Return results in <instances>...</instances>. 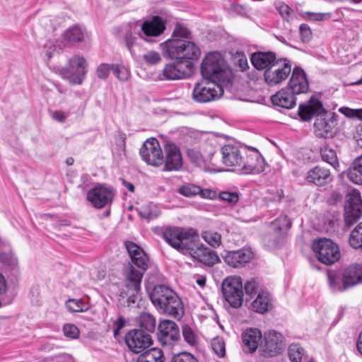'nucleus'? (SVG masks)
<instances>
[{"label":"nucleus","mask_w":362,"mask_h":362,"mask_svg":"<svg viewBox=\"0 0 362 362\" xmlns=\"http://www.w3.org/2000/svg\"><path fill=\"white\" fill-rule=\"evenodd\" d=\"M125 247L134 264L129 265L124 272L127 294L134 296L140 291L141 279L149 261L143 249L135 243L127 242Z\"/></svg>","instance_id":"nucleus-1"},{"label":"nucleus","mask_w":362,"mask_h":362,"mask_svg":"<svg viewBox=\"0 0 362 362\" xmlns=\"http://www.w3.org/2000/svg\"><path fill=\"white\" fill-rule=\"evenodd\" d=\"M298 115L303 121L310 120L315 115L319 116L315 123L314 129L316 136L329 138L334 135V119L333 116L327 115L322 103L317 98L311 97L308 103L300 104Z\"/></svg>","instance_id":"nucleus-2"},{"label":"nucleus","mask_w":362,"mask_h":362,"mask_svg":"<svg viewBox=\"0 0 362 362\" xmlns=\"http://www.w3.org/2000/svg\"><path fill=\"white\" fill-rule=\"evenodd\" d=\"M149 298L155 308L160 313L175 318H181L184 307L179 296L169 287L158 284L149 292Z\"/></svg>","instance_id":"nucleus-3"},{"label":"nucleus","mask_w":362,"mask_h":362,"mask_svg":"<svg viewBox=\"0 0 362 362\" xmlns=\"http://www.w3.org/2000/svg\"><path fill=\"white\" fill-rule=\"evenodd\" d=\"M201 73L204 79L227 86L230 82L231 71L219 53L208 54L201 65Z\"/></svg>","instance_id":"nucleus-4"},{"label":"nucleus","mask_w":362,"mask_h":362,"mask_svg":"<svg viewBox=\"0 0 362 362\" xmlns=\"http://www.w3.org/2000/svg\"><path fill=\"white\" fill-rule=\"evenodd\" d=\"M160 47L165 55L174 60L192 62L201 54L199 46L189 40L168 39L160 43Z\"/></svg>","instance_id":"nucleus-5"},{"label":"nucleus","mask_w":362,"mask_h":362,"mask_svg":"<svg viewBox=\"0 0 362 362\" xmlns=\"http://www.w3.org/2000/svg\"><path fill=\"white\" fill-rule=\"evenodd\" d=\"M164 240L174 249L183 255L189 250L193 240H199V234L192 228L168 226L163 233Z\"/></svg>","instance_id":"nucleus-6"},{"label":"nucleus","mask_w":362,"mask_h":362,"mask_svg":"<svg viewBox=\"0 0 362 362\" xmlns=\"http://www.w3.org/2000/svg\"><path fill=\"white\" fill-rule=\"evenodd\" d=\"M87 66L86 59L83 56L75 54L69 59L67 66L61 70V75L70 83L81 84L85 79Z\"/></svg>","instance_id":"nucleus-7"},{"label":"nucleus","mask_w":362,"mask_h":362,"mask_svg":"<svg viewBox=\"0 0 362 362\" xmlns=\"http://www.w3.org/2000/svg\"><path fill=\"white\" fill-rule=\"evenodd\" d=\"M312 247L317 259L326 265H331L340 258L338 245L329 239L317 240L313 242Z\"/></svg>","instance_id":"nucleus-8"},{"label":"nucleus","mask_w":362,"mask_h":362,"mask_svg":"<svg viewBox=\"0 0 362 362\" xmlns=\"http://www.w3.org/2000/svg\"><path fill=\"white\" fill-rule=\"evenodd\" d=\"M222 293L226 300L235 308H240L243 302V287L240 276H229L222 283Z\"/></svg>","instance_id":"nucleus-9"},{"label":"nucleus","mask_w":362,"mask_h":362,"mask_svg":"<svg viewBox=\"0 0 362 362\" xmlns=\"http://www.w3.org/2000/svg\"><path fill=\"white\" fill-rule=\"evenodd\" d=\"M223 93V85L205 79L195 85L192 97L195 102L204 103L218 98Z\"/></svg>","instance_id":"nucleus-10"},{"label":"nucleus","mask_w":362,"mask_h":362,"mask_svg":"<svg viewBox=\"0 0 362 362\" xmlns=\"http://www.w3.org/2000/svg\"><path fill=\"white\" fill-rule=\"evenodd\" d=\"M193 71L192 62L175 60L165 66L159 78L160 80H180L189 77Z\"/></svg>","instance_id":"nucleus-11"},{"label":"nucleus","mask_w":362,"mask_h":362,"mask_svg":"<svg viewBox=\"0 0 362 362\" xmlns=\"http://www.w3.org/2000/svg\"><path fill=\"white\" fill-rule=\"evenodd\" d=\"M291 73V64L287 59H278L264 74L266 83L269 86H275L284 81Z\"/></svg>","instance_id":"nucleus-12"},{"label":"nucleus","mask_w":362,"mask_h":362,"mask_svg":"<svg viewBox=\"0 0 362 362\" xmlns=\"http://www.w3.org/2000/svg\"><path fill=\"white\" fill-rule=\"evenodd\" d=\"M362 216V199L359 191L351 190L346 197L344 205V221L351 226Z\"/></svg>","instance_id":"nucleus-13"},{"label":"nucleus","mask_w":362,"mask_h":362,"mask_svg":"<svg viewBox=\"0 0 362 362\" xmlns=\"http://www.w3.org/2000/svg\"><path fill=\"white\" fill-rule=\"evenodd\" d=\"M199 240H193L189 250L186 251L185 255H189L194 259L206 265L212 267L221 262L217 252L209 249L203 243H199Z\"/></svg>","instance_id":"nucleus-14"},{"label":"nucleus","mask_w":362,"mask_h":362,"mask_svg":"<svg viewBox=\"0 0 362 362\" xmlns=\"http://www.w3.org/2000/svg\"><path fill=\"white\" fill-rule=\"evenodd\" d=\"M142 159L148 164L158 166L163 162V152L159 142L155 138L147 139L140 149Z\"/></svg>","instance_id":"nucleus-15"},{"label":"nucleus","mask_w":362,"mask_h":362,"mask_svg":"<svg viewBox=\"0 0 362 362\" xmlns=\"http://www.w3.org/2000/svg\"><path fill=\"white\" fill-rule=\"evenodd\" d=\"M239 172L243 174H258L265 169L264 158L257 151L247 150L245 153Z\"/></svg>","instance_id":"nucleus-16"},{"label":"nucleus","mask_w":362,"mask_h":362,"mask_svg":"<svg viewBox=\"0 0 362 362\" xmlns=\"http://www.w3.org/2000/svg\"><path fill=\"white\" fill-rule=\"evenodd\" d=\"M125 342L132 352L140 353L152 344L151 336L142 330H130L125 336Z\"/></svg>","instance_id":"nucleus-17"},{"label":"nucleus","mask_w":362,"mask_h":362,"mask_svg":"<svg viewBox=\"0 0 362 362\" xmlns=\"http://www.w3.org/2000/svg\"><path fill=\"white\" fill-rule=\"evenodd\" d=\"M221 153L222 163L228 167H235L239 171L241 163L243 162L244 154L247 153V149L234 145H225L221 148Z\"/></svg>","instance_id":"nucleus-18"},{"label":"nucleus","mask_w":362,"mask_h":362,"mask_svg":"<svg viewBox=\"0 0 362 362\" xmlns=\"http://www.w3.org/2000/svg\"><path fill=\"white\" fill-rule=\"evenodd\" d=\"M158 340L163 345H173L180 339L179 327L170 320H164L158 325Z\"/></svg>","instance_id":"nucleus-19"},{"label":"nucleus","mask_w":362,"mask_h":362,"mask_svg":"<svg viewBox=\"0 0 362 362\" xmlns=\"http://www.w3.org/2000/svg\"><path fill=\"white\" fill-rule=\"evenodd\" d=\"M284 337L276 331H269L264 334V345L262 351L264 356H274L280 354L284 349Z\"/></svg>","instance_id":"nucleus-20"},{"label":"nucleus","mask_w":362,"mask_h":362,"mask_svg":"<svg viewBox=\"0 0 362 362\" xmlns=\"http://www.w3.org/2000/svg\"><path fill=\"white\" fill-rule=\"evenodd\" d=\"M287 88L295 95L306 93L308 91V80L305 72L300 67L296 66L293 69Z\"/></svg>","instance_id":"nucleus-21"},{"label":"nucleus","mask_w":362,"mask_h":362,"mask_svg":"<svg viewBox=\"0 0 362 362\" xmlns=\"http://www.w3.org/2000/svg\"><path fill=\"white\" fill-rule=\"evenodd\" d=\"M165 28V21L158 16H154L142 23L140 36L145 40L148 37H158L163 33Z\"/></svg>","instance_id":"nucleus-22"},{"label":"nucleus","mask_w":362,"mask_h":362,"mask_svg":"<svg viewBox=\"0 0 362 362\" xmlns=\"http://www.w3.org/2000/svg\"><path fill=\"white\" fill-rule=\"evenodd\" d=\"M113 193L110 189L98 185L89 190L87 194L88 200L96 208L100 209L111 202Z\"/></svg>","instance_id":"nucleus-23"},{"label":"nucleus","mask_w":362,"mask_h":362,"mask_svg":"<svg viewBox=\"0 0 362 362\" xmlns=\"http://www.w3.org/2000/svg\"><path fill=\"white\" fill-rule=\"evenodd\" d=\"M306 180L317 187L325 186L333 180L330 170L322 166H315L306 174Z\"/></svg>","instance_id":"nucleus-24"},{"label":"nucleus","mask_w":362,"mask_h":362,"mask_svg":"<svg viewBox=\"0 0 362 362\" xmlns=\"http://www.w3.org/2000/svg\"><path fill=\"white\" fill-rule=\"evenodd\" d=\"M165 169L166 170H178L182 165V158L180 148L173 143H168L165 147Z\"/></svg>","instance_id":"nucleus-25"},{"label":"nucleus","mask_w":362,"mask_h":362,"mask_svg":"<svg viewBox=\"0 0 362 362\" xmlns=\"http://www.w3.org/2000/svg\"><path fill=\"white\" fill-rule=\"evenodd\" d=\"M214 151V148L211 145H206L202 150L195 148H188L187 153L193 163L202 167L211 163Z\"/></svg>","instance_id":"nucleus-26"},{"label":"nucleus","mask_w":362,"mask_h":362,"mask_svg":"<svg viewBox=\"0 0 362 362\" xmlns=\"http://www.w3.org/2000/svg\"><path fill=\"white\" fill-rule=\"evenodd\" d=\"M252 252L247 248L230 251L224 257V261L233 267H240L249 262L252 258Z\"/></svg>","instance_id":"nucleus-27"},{"label":"nucleus","mask_w":362,"mask_h":362,"mask_svg":"<svg viewBox=\"0 0 362 362\" xmlns=\"http://www.w3.org/2000/svg\"><path fill=\"white\" fill-rule=\"evenodd\" d=\"M262 339V332L257 328L246 329L242 334V340L244 347L246 348L247 351L250 354L256 351Z\"/></svg>","instance_id":"nucleus-28"},{"label":"nucleus","mask_w":362,"mask_h":362,"mask_svg":"<svg viewBox=\"0 0 362 362\" xmlns=\"http://www.w3.org/2000/svg\"><path fill=\"white\" fill-rule=\"evenodd\" d=\"M291 222L288 219V216L286 215H281L271 223L272 230H273L276 233L275 235V239L270 242V237L266 236L264 238V241L267 242L268 245L271 247H278L281 240L279 237L280 231L283 229H288L291 228Z\"/></svg>","instance_id":"nucleus-29"},{"label":"nucleus","mask_w":362,"mask_h":362,"mask_svg":"<svg viewBox=\"0 0 362 362\" xmlns=\"http://www.w3.org/2000/svg\"><path fill=\"white\" fill-rule=\"evenodd\" d=\"M289 91L290 90L286 88L276 92V93L273 95L271 98L272 103L274 105L286 109L293 108L296 103V95L291 91Z\"/></svg>","instance_id":"nucleus-30"},{"label":"nucleus","mask_w":362,"mask_h":362,"mask_svg":"<svg viewBox=\"0 0 362 362\" xmlns=\"http://www.w3.org/2000/svg\"><path fill=\"white\" fill-rule=\"evenodd\" d=\"M276 54L274 52H256L252 54L251 62L259 70L269 69L276 62Z\"/></svg>","instance_id":"nucleus-31"},{"label":"nucleus","mask_w":362,"mask_h":362,"mask_svg":"<svg viewBox=\"0 0 362 362\" xmlns=\"http://www.w3.org/2000/svg\"><path fill=\"white\" fill-rule=\"evenodd\" d=\"M342 276L348 288L362 283V267L358 264L350 265L344 269Z\"/></svg>","instance_id":"nucleus-32"},{"label":"nucleus","mask_w":362,"mask_h":362,"mask_svg":"<svg viewBox=\"0 0 362 362\" xmlns=\"http://www.w3.org/2000/svg\"><path fill=\"white\" fill-rule=\"evenodd\" d=\"M272 305V298L269 293L262 291L251 304L252 309L258 313H264Z\"/></svg>","instance_id":"nucleus-33"},{"label":"nucleus","mask_w":362,"mask_h":362,"mask_svg":"<svg viewBox=\"0 0 362 362\" xmlns=\"http://www.w3.org/2000/svg\"><path fill=\"white\" fill-rule=\"evenodd\" d=\"M327 275L329 287L332 293L342 292L348 288L344 283V278L340 272L329 271Z\"/></svg>","instance_id":"nucleus-34"},{"label":"nucleus","mask_w":362,"mask_h":362,"mask_svg":"<svg viewBox=\"0 0 362 362\" xmlns=\"http://www.w3.org/2000/svg\"><path fill=\"white\" fill-rule=\"evenodd\" d=\"M347 177L352 182L362 185V156L354 160L348 170Z\"/></svg>","instance_id":"nucleus-35"},{"label":"nucleus","mask_w":362,"mask_h":362,"mask_svg":"<svg viewBox=\"0 0 362 362\" xmlns=\"http://www.w3.org/2000/svg\"><path fill=\"white\" fill-rule=\"evenodd\" d=\"M201 236L208 245L214 248H217L221 245V234L212 228L202 230Z\"/></svg>","instance_id":"nucleus-36"},{"label":"nucleus","mask_w":362,"mask_h":362,"mask_svg":"<svg viewBox=\"0 0 362 362\" xmlns=\"http://www.w3.org/2000/svg\"><path fill=\"white\" fill-rule=\"evenodd\" d=\"M288 356L291 362H308L304 349L298 344H292L288 347Z\"/></svg>","instance_id":"nucleus-37"},{"label":"nucleus","mask_w":362,"mask_h":362,"mask_svg":"<svg viewBox=\"0 0 362 362\" xmlns=\"http://www.w3.org/2000/svg\"><path fill=\"white\" fill-rule=\"evenodd\" d=\"M137 362H163V351L157 348L151 349L141 354Z\"/></svg>","instance_id":"nucleus-38"},{"label":"nucleus","mask_w":362,"mask_h":362,"mask_svg":"<svg viewBox=\"0 0 362 362\" xmlns=\"http://www.w3.org/2000/svg\"><path fill=\"white\" fill-rule=\"evenodd\" d=\"M138 213L142 218L149 221L158 217L160 211L155 204H146L138 209Z\"/></svg>","instance_id":"nucleus-39"},{"label":"nucleus","mask_w":362,"mask_h":362,"mask_svg":"<svg viewBox=\"0 0 362 362\" xmlns=\"http://www.w3.org/2000/svg\"><path fill=\"white\" fill-rule=\"evenodd\" d=\"M351 247L362 251V222L358 223L351 232L349 238Z\"/></svg>","instance_id":"nucleus-40"},{"label":"nucleus","mask_w":362,"mask_h":362,"mask_svg":"<svg viewBox=\"0 0 362 362\" xmlns=\"http://www.w3.org/2000/svg\"><path fill=\"white\" fill-rule=\"evenodd\" d=\"M192 33L187 27L183 23H177L170 39L192 40Z\"/></svg>","instance_id":"nucleus-41"},{"label":"nucleus","mask_w":362,"mask_h":362,"mask_svg":"<svg viewBox=\"0 0 362 362\" xmlns=\"http://www.w3.org/2000/svg\"><path fill=\"white\" fill-rule=\"evenodd\" d=\"M320 155L322 160L327 162L334 168L338 165V160L336 151L327 145L323 146L320 149Z\"/></svg>","instance_id":"nucleus-42"},{"label":"nucleus","mask_w":362,"mask_h":362,"mask_svg":"<svg viewBox=\"0 0 362 362\" xmlns=\"http://www.w3.org/2000/svg\"><path fill=\"white\" fill-rule=\"evenodd\" d=\"M84 36V32L78 26H74L68 29L64 33L65 40L72 43L82 42Z\"/></svg>","instance_id":"nucleus-43"},{"label":"nucleus","mask_w":362,"mask_h":362,"mask_svg":"<svg viewBox=\"0 0 362 362\" xmlns=\"http://www.w3.org/2000/svg\"><path fill=\"white\" fill-rule=\"evenodd\" d=\"M140 327L148 332H152L156 328V319L149 313H143L139 319Z\"/></svg>","instance_id":"nucleus-44"},{"label":"nucleus","mask_w":362,"mask_h":362,"mask_svg":"<svg viewBox=\"0 0 362 362\" xmlns=\"http://www.w3.org/2000/svg\"><path fill=\"white\" fill-rule=\"evenodd\" d=\"M276 8L281 17L286 21H289L295 17L294 11L284 2L279 1L276 3Z\"/></svg>","instance_id":"nucleus-45"},{"label":"nucleus","mask_w":362,"mask_h":362,"mask_svg":"<svg viewBox=\"0 0 362 362\" xmlns=\"http://www.w3.org/2000/svg\"><path fill=\"white\" fill-rule=\"evenodd\" d=\"M141 57L147 65H156L162 60L160 54L155 50L147 51Z\"/></svg>","instance_id":"nucleus-46"},{"label":"nucleus","mask_w":362,"mask_h":362,"mask_svg":"<svg viewBox=\"0 0 362 362\" xmlns=\"http://www.w3.org/2000/svg\"><path fill=\"white\" fill-rule=\"evenodd\" d=\"M136 37L134 36L133 33L131 30V28H128L125 33H124L123 36V41L127 47V48L129 49L130 53L132 56H135V52L134 50V47L136 45Z\"/></svg>","instance_id":"nucleus-47"},{"label":"nucleus","mask_w":362,"mask_h":362,"mask_svg":"<svg viewBox=\"0 0 362 362\" xmlns=\"http://www.w3.org/2000/svg\"><path fill=\"white\" fill-rule=\"evenodd\" d=\"M112 73L120 81H127L130 76L129 71L121 64H113Z\"/></svg>","instance_id":"nucleus-48"},{"label":"nucleus","mask_w":362,"mask_h":362,"mask_svg":"<svg viewBox=\"0 0 362 362\" xmlns=\"http://www.w3.org/2000/svg\"><path fill=\"white\" fill-rule=\"evenodd\" d=\"M211 348L214 352L220 358H222L225 356L226 349H225V343L222 338L216 337L214 338L211 341Z\"/></svg>","instance_id":"nucleus-49"},{"label":"nucleus","mask_w":362,"mask_h":362,"mask_svg":"<svg viewBox=\"0 0 362 362\" xmlns=\"http://www.w3.org/2000/svg\"><path fill=\"white\" fill-rule=\"evenodd\" d=\"M178 192L180 194L185 197H192L199 194L200 192V187L194 185L187 184L180 187Z\"/></svg>","instance_id":"nucleus-50"},{"label":"nucleus","mask_w":362,"mask_h":362,"mask_svg":"<svg viewBox=\"0 0 362 362\" xmlns=\"http://www.w3.org/2000/svg\"><path fill=\"white\" fill-rule=\"evenodd\" d=\"M218 197L222 201L234 204L239 200V194L236 192L223 191L218 194Z\"/></svg>","instance_id":"nucleus-51"},{"label":"nucleus","mask_w":362,"mask_h":362,"mask_svg":"<svg viewBox=\"0 0 362 362\" xmlns=\"http://www.w3.org/2000/svg\"><path fill=\"white\" fill-rule=\"evenodd\" d=\"M182 336L185 341L189 345H194L197 341V337L195 333L192 329L187 325L182 327Z\"/></svg>","instance_id":"nucleus-52"},{"label":"nucleus","mask_w":362,"mask_h":362,"mask_svg":"<svg viewBox=\"0 0 362 362\" xmlns=\"http://www.w3.org/2000/svg\"><path fill=\"white\" fill-rule=\"evenodd\" d=\"M170 362H199L197 358L188 352H181L174 355Z\"/></svg>","instance_id":"nucleus-53"},{"label":"nucleus","mask_w":362,"mask_h":362,"mask_svg":"<svg viewBox=\"0 0 362 362\" xmlns=\"http://www.w3.org/2000/svg\"><path fill=\"white\" fill-rule=\"evenodd\" d=\"M245 293L248 296H253L255 294H258L259 292H261L262 291H259V282L254 279H250V281H247L245 284Z\"/></svg>","instance_id":"nucleus-54"},{"label":"nucleus","mask_w":362,"mask_h":362,"mask_svg":"<svg viewBox=\"0 0 362 362\" xmlns=\"http://www.w3.org/2000/svg\"><path fill=\"white\" fill-rule=\"evenodd\" d=\"M113 64L103 63L96 69V75L100 79H106L110 71H112Z\"/></svg>","instance_id":"nucleus-55"},{"label":"nucleus","mask_w":362,"mask_h":362,"mask_svg":"<svg viewBox=\"0 0 362 362\" xmlns=\"http://www.w3.org/2000/svg\"><path fill=\"white\" fill-rule=\"evenodd\" d=\"M339 111L347 117L357 118L362 120V109H351L346 107H342Z\"/></svg>","instance_id":"nucleus-56"},{"label":"nucleus","mask_w":362,"mask_h":362,"mask_svg":"<svg viewBox=\"0 0 362 362\" xmlns=\"http://www.w3.org/2000/svg\"><path fill=\"white\" fill-rule=\"evenodd\" d=\"M63 332L66 337L76 339L79 336L78 328L73 324H66L63 327Z\"/></svg>","instance_id":"nucleus-57"},{"label":"nucleus","mask_w":362,"mask_h":362,"mask_svg":"<svg viewBox=\"0 0 362 362\" xmlns=\"http://www.w3.org/2000/svg\"><path fill=\"white\" fill-rule=\"evenodd\" d=\"M67 309L71 312H83L86 310L81 300L69 299L66 303Z\"/></svg>","instance_id":"nucleus-58"},{"label":"nucleus","mask_w":362,"mask_h":362,"mask_svg":"<svg viewBox=\"0 0 362 362\" xmlns=\"http://www.w3.org/2000/svg\"><path fill=\"white\" fill-rule=\"evenodd\" d=\"M300 33L303 42H308L311 37V31L307 25L303 24L300 26Z\"/></svg>","instance_id":"nucleus-59"},{"label":"nucleus","mask_w":362,"mask_h":362,"mask_svg":"<svg viewBox=\"0 0 362 362\" xmlns=\"http://www.w3.org/2000/svg\"><path fill=\"white\" fill-rule=\"evenodd\" d=\"M125 326V320L123 317H119L114 323L113 334L115 337L119 334L120 330Z\"/></svg>","instance_id":"nucleus-60"},{"label":"nucleus","mask_w":362,"mask_h":362,"mask_svg":"<svg viewBox=\"0 0 362 362\" xmlns=\"http://www.w3.org/2000/svg\"><path fill=\"white\" fill-rule=\"evenodd\" d=\"M198 194H199L204 199H214L216 197V192L209 189L200 188V192Z\"/></svg>","instance_id":"nucleus-61"},{"label":"nucleus","mask_w":362,"mask_h":362,"mask_svg":"<svg viewBox=\"0 0 362 362\" xmlns=\"http://www.w3.org/2000/svg\"><path fill=\"white\" fill-rule=\"evenodd\" d=\"M69 113L62 112L61 110L54 111L52 113V117L59 122H64L65 119L68 117Z\"/></svg>","instance_id":"nucleus-62"},{"label":"nucleus","mask_w":362,"mask_h":362,"mask_svg":"<svg viewBox=\"0 0 362 362\" xmlns=\"http://www.w3.org/2000/svg\"><path fill=\"white\" fill-rule=\"evenodd\" d=\"M341 194L339 192L334 191L331 194L329 197L327 199V202L329 204L335 205L338 202H341Z\"/></svg>","instance_id":"nucleus-63"},{"label":"nucleus","mask_w":362,"mask_h":362,"mask_svg":"<svg viewBox=\"0 0 362 362\" xmlns=\"http://www.w3.org/2000/svg\"><path fill=\"white\" fill-rule=\"evenodd\" d=\"M44 50L47 57L49 59H50L52 57L56 49L55 47L53 45L52 42H49L45 45Z\"/></svg>","instance_id":"nucleus-64"}]
</instances>
